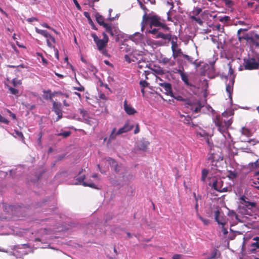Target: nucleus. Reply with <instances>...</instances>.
Listing matches in <instances>:
<instances>
[{
    "label": "nucleus",
    "mask_w": 259,
    "mask_h": 259,
    "mask_svg": "<svg viewBox=\"0 0 259 259\" xmlns=\"http://www.w3.org/2000/svg\"><path fill=\"white\" fill-rule=\"evenodd\" d=\"M233 111L230 110L223 112L221 115H217L214 118L215 125L218 130L222 133H227L229 127L232 123Z\"/></svg>",
    "instance_id": "nucleus-1"
},
{
    "label": "nucleus",
    "mask_w": 259,
    "mask_h": 259,
    "mask_svg": "<svg viewBox=\"0 0 259 259\" xmlns=\"http://www.w3.org/2000/svg\"><path fill=\"white\" fill-rule=\"evenodd\" d=\"M162 21L164 20H162L160 16L155 14L148 15L147 12H145L142 17V29L148 25L150 28H152L153 26L159 27Z\"/></svg>",
    "instance_id": "nucleus-2"
},
{
    "label": "nucleus",
    "mask_w": 259,
    "mask_h": 259,
    "mask_svg": "<svg viewBox=\"0 0 259 259\" xmlns=\"http://www.w3.org/2000/svg\"><path fill=\"white\" fill-rule=\"evenodd\" d=\"M176 99L178 101L185 102L184 105L185 107L189 109L195 113H199L202 108L203 107L200 101L196 100H191L188 99H184L181 96H177Z\"/></svg>",
    "instance_id": "nucleus-3"
},
{
    "label": "nucleus",
    "mask_w": 259,
    "mask_h": 259,
    "mask_svg": "<svg viewBox=\"0 0 259 259\" xmlns=\"http://www.w3.org/2000/svg\"><path fill=\"white\" fill-rule=\"evenodd\" d=\"M172 35L171 33L164 34L162 32H159L155 36L154 38L157 39L161 38L163 40L156 41L155 44L159 46H167L169 42V40L171 39V36Z\"/></svg>",
    "instance_id": "nucleus-4"
},
{
    "label": "nucleus",
    "mask_w": 259,
    "mask_h": 259,
    "mask_svg": "<svg viewBox=\"0 0 259 259\" xmlns=\"http://www.w3.org/2000/svg\"><path fill=\"white\" fill-rule=\"evenodd\" d=\"M211 183H212V184H210L209 185L211 188L219 192H226L229 191L228 187H223L224 183L220 179L214 178L212 179Z\"/></svg>",
    "instance_id": "nucleus-5"
},
{
    "label": "nucleus",
    "mask_w": 259,
    "mask_h": 259,
    "mask_svg": "<svg viewBox=\"0 0 259 259\" xmlns=\"http://www.w3.org/2000/svg\"><path fill=\"white\" fill-rule=\"evenodd\" d=\"M259 61L255 58H251L244 60V67L247 70H253L258 69Z\"/></svg>",
    "instance_id": "nucleus-6"
},
{
    "label": "nucleus",
    "mask_w": 259,
    "mask_h": 259,
    "mask_svg": "<svg viewBox=\"0 0 259 259\" xmlns=\"http://www.w3.org/2000/svg\"><path fill=\"white\" fill-rule=\"evenodd\" d=\"M104 28L106 32L110 34L111 36L115 37L116 41H118L120 31L117 26L108 24Z\"/></svg>",
    "instance_id": "nucleus-7"
},
{
    "label": "nucleus",
    "mask_w": 259,
    "mask_h": 259,
    "mask_svg": "<svg viewBox=\"0 0 259 259\" xmlns=\"http://www.w3.org/2000/svg\"><path fill=\"white\" fill-rule=\"evenodd\" d=\"M91 36L93 37L95 43L96 44L98 50H102L107 47L108 42V41L103 39H100L94 33H92Z\"/></svg>",
    "instance_id": "nucleus-8"
},
{
    "label": "nucleus",
    "mask_w": 259,
    "mask_h": 259,
    "mask_svg": "<svg viewBox=\"0 0 259 259\" xmlns=\"http://www.w3.org/2000/svg\"><path fill=\"white\" fill-rule=\"evenodd\" d=\"M223 157L219 151L215 152L213 150H210L208 153L207 160L208 162H214L215 161H223Z\"/></svg>",
    "instance_id": "nucleus-9"
},
{
    "label": "nucleus",
    "mask_w": 259,
    "mask_h": 259,
    "mask_svg": "<svg viewBox=\"0 0 259 259\" xmlns=\"http://www.w3.org/2000/svg\"><path fill=\"white\" fill-rule=\"evenodd\" d=\"M159 63L164 65H168L170 67H173L176 64V60L174 58H168L164 55H161L159 59Z\"/></svg>",
    "instance_id": "nucleus-10"
},
{
    "label": "nucleus",
    "mask_w": 259,
    "mask_h": 259,
    "mask_svg": "<svg viewBox=\"0 0 259 259\" xmlns=\"http://www.w3.org/2000/svg\"><path fill=\"white\" fill-rule=\"evenodd\" d=\"M53 108L55 113L58 115L56 121H58L62 117V111L61 108V104L53 101Z\"/></svg>",
    "instance_id": "nucleus-11"
},
{
    "label": "nucleus",
    "mask_w": 259,
    "mask_h": 259,
    "mask_svg": "<svg viewBox=\"0 0 259 259\" xmlns=\"http://www.w3.org/2000/svg\"><path fill=\"white\" fill-rule=\"evenodd\" d=\"M240 203L242 205H244L248 209H251L253 207H255L256 206V203L253 202H249L248 201L249 199L247 198L245 196H242L240 198Z\"/></svg>",
    "instance_id": "nucleus-12"
},
{
    "label": "nucleus",
    "mask_w": 259,
    "mask_h": 259,
    "mask_svg": "<svg viewBox=\"0 0 259 259\" xmlns=\"http://www.w3.org/2000/svg\"><path fill=\"white\" fill-rule=\"evenodd\" d=\"M222 161H215V162H210V171L212 175H217L218 172H220L222 170L220 169V163Z\"/></svg>",
    "instance_id": "nucleus-13"
},
{
    "label": "nucleus",
    "mask_w": 259,
    "mask_h": 259,
    "mask_svg": "<svg viewBox=\"0 0 259 259\" xmlns=\"http://www.w3.org/2000/svg\"><path fill=\"white\" fill-rule=\"evenodd\" d=\"M158 84L159 86L163 88V89L164 90V93L166 95L170 96L171 97H174L171 85L170 83L168 82H162L158 83Z\"/></svg>",
    "instance_id": "nucleus-14"
},
{
    "label": "nucleus",
    "mask_w": 259,
    "mask_h": 259,
    "mask_svg": "<svg viewBox=\"0 0 259 259\" xmlns=\"http://www.w3.org/2000/svg\"><path fill=\"white\" fill-rule=\"evenodd\" d=\"M214 220L220 225L222 226L224 228V226L227 223L225 218L222 215H220V211L219 209L214 211Z\"/></svg>",
    "instance_id": "nucleus-15"
},
{
    "label": "nucleus",
    "mask_w": 259,
    "mask_h": 259,
    "mask_svg": "<svg viewBox=\"0 0 259 259\" xmlns=\"http://www.w3.org/2000/svg\"><path fill=\"white\" fill-rule=\"evenodd\" d=\"M177 72L181 76V79L184 82V83L190 87H194L192 83H190L188 79V74L184 72V69H178Z\"/></svg>",
    "instance_id": "nucleus-16"
},
{
    "label": "nucleus",
    "mask_w": 259,
    "mask_h": 259,
    "mask_svg": "<svg viewBox=\"0 0 259 259\" xmlns=\"http://www.w3.org/2000/svg\"><path fill=\"white\" fill-rule=\"evenodd\" d=\"M85 179V176L83 175L82 176H80L77 178V180L78 181V184L82 185L83 186L85 187H90L91 188H94V189H98L97 187L92 182L88 183L86 182H84V180Z\"/></svg>",
    "instance_id": "nucleus-17"
},
{
    "label": "nucleus",
    "mask_w": 259,
    "mask_h": 259,
    "mask_svg": "<svg viewBox=\"0 0 259 259\" xmlns=\"http://www.w3.org/2000/svg\"><path fill=\"white\" fill-rule=\"evenodd\" d=\"M149 144L150 142L146 140L145 139H142L138 143L137 146L139 150L146 151L147 149Z\"/></svg>",
    "instance_id": "nucleus-18"
},
{
    "label": "nucleus",
    "mask_w": 259,
    "mask_h": 259,
    "mask_svg": "<svg viewBox=\"0 0 259 259\" xmlns=\"http://www.w3.org/2000/svg\"><path fill=\"white\" fill-rule=\"evenodd\" d=\"M123 106L124 109L128 115H134L135 113H137V111L133 107L127 104L126 100L124 101Z\"/></svg>",
    "instance_id": "nucleus-19"
},
{
    "label": "nucleus",
    "mask_w": 259,
    "mask_h": 259,
    "mask_svg": "<svg viewBox=\"0 0 259 259\" xmlns=\"http://www.w3.org/2000/svg\"><path fill=\"white\" fill-rule=\"evenodd\" d=\"M134 127L133 125H130L128 122L125 123L123 127L119 128L117 131V134H122L132 130Z\"/></svg>",
    "instance_id": "nucleus-20"
},
{
    "label": "nucleus",
    "mask_w": 259,
    "mask_h": 259,
    "mask_svg": "<svg viewBox=\"0 0 259 259\" xmlns=\"http://www.w3.org/2000/svg\"><path fill=\"white\" fill-rule=\"evenodd\" d=\"M234 76L232 77L231 79L229 80V82H226V91L229 93L230 96L233 92V85L234 83Z\"/></svg>",
    "instance_id": "nucleus-21"
},
{
    "label": "nucleus",
    "mask_w": 259,
    "mask_h": 259,
    "mask_svg": "<svg viewBox=\"0 0 259 259\" xmlns=\"http://www.w3.org/2000/svg\"><path fill=\"white\" fill-rule=\"evenodd\" d=\"M96 19L98 24L104 27L108 25L107 23L104 22V17L98 13L96 15Z\"/></svg>",
    "instance_id": "nucleus-22"
},
{
    "label": "nucleus",
    "mask_w": 259,
    "mask_h": 259,
    "mask_svg": "<svg viewBox=\"0 0 259 259\" xmlns=\"http://www.w3.org/2000/svg\"><path fill=\"white\" fill-rule=\"evenodd\" d=\"M171 39H170L169 40V41H170L171 42V51L175 49H177V48H178V37L175 35H172L171 36Z\"/></svg>",
    "instance_id": "nucleus-23"
},
{
    "label": "nucleus",
    "mask_w": 259,
    "mask_h": 259,
    "mask_svg": "<svg viewBox=\"0 0 259 259\" xmlns=\"http://www.w3.org/2000/svg\"><path fill=\"white\" fill-rule=\"evenodd\" d=\"M180 120L185 124H190L192 121V118L190 116L180 114Z\"/></svg>",
    "instance_id": "nucleus-24"
},
{
    "label": "nucleus",
    "mask_w": 259,
    "mask_h": 259,
    "mask_svg": "<svg viewBox=\"0 0 259 259\" xmlns=\"http://www.w3.org/2000/svg\"><path fill=\"white\" fill-rule=\"evenodd\" d=\"M172 57L174 58L175 60L178 57L183 56V55H184L181 49L179 48L172 50Z\"/></svg>",
    "instance_id": "nucleus-25"
},
{
    "label": "nucleus",
    "mask_w": 259,
    "mask_h": 259,
    "mask_svg": "<svg viewBox=\"0 0 259 259\" xmlns=\"http://www.w3.org/2000/svg\"><path fill=\"white\" fill-rule=\"evenodd\" d=\"M228 66L229 67V72L228 75L226 76V78L227 80L229 78V80L232 78L233 76H234V78H235V74H234V69L232 67V64L231 63H229L228 64Z\"/></svg>",
    "instance_id": "nucleus-26"
},
{
    "label": "nucleus",
    "mask_w": 259,
    "mask_h": 259,
    "mask_svg": "<svg viewBox=\"0 0 259 259\" xmlns=\"http://www.w3.org/2000/svg\"><path fill=\"white\" fill-rule=\"evenodd\" d=\"M84 16L88 19V20L89 21V23L91 26H92L93 29L95 30H97V28L96 27L95 25H94L93 21L92 20L90 14L87 12H84L83 13Z\"/></svg>",
    "instance_id": "nucleus-27"
},
{
    "label": "nucleus",
    "mask_w": 259,
    "mask_h": 259,
    "mask_svg": "<svg viewBox=\"0 0 259 259\" xmlns=\"http://www.w3.org/2000/svg\"><path fill=\"white\" fill-rule=\"evenodd\" d=\"M119 135L120 134H117V132H116V128L115 127L113 128L112 130L111 134L109 136L108 142H109L114 140L116 138V136Z\"/></svg>",
    "instance_id": "nucleus-28"
},
{
    "label": "nucleus",
    "mask_w": 259,
    "mask_h": 259,
    "mask_svg": "<svg viewBox=\"0 0 259 259\" xmlns=\"http://www.w3.org/2000/svg\"><path fill=\"white\" fill-rule=\"evenodd\" d=\"M11 82L14 87H17L18 86H19L22 84L21 80L18 79L17 77L13 78L12 79Z\"/></svg>",
    "instance_id": "nucleus-29"
},
{
    "label": "nucleus",
    "mask_w": 259,
    "mask_h": 259,
    "mask_svg": "<svg viewBox=\"0 0 259 259\" xmlns=\"http://www.w3.org/2000/svg\"><path fill=\"white\" fill-rule=\"evenodd\" d=\"M242 134L247 137H250L252 136V133L250 130L246 127H243L242 128Z\"/></svg>",
    "instance_id": "nucleus-30"
},
{
    "label": "nucleus",
    "mask_w": 259,
    "mask_h": 259,
    "mask_svg": "<svg viewBox=\"0 0 259 259\" xmlns=\"http://www.w3.org/2000/svg\"><path fill=\"white\" fill-rule=\"evenodd\" d=\"M41 35L46 38H51V41L53 43H56V40L54 37L52 36L50 33H49L47 30H45Z\"/></svg>",
    "instance_id": "nucleus-31"
},
{
    "label": "nucleus",
    "mask_w": 259,
    "mask_h": 259,
    "mask_svg": "<svg viewBox=\"0 0 259 259\" xmlns=\"http://www.w3.org/2000/svg\"><path fill=\"white\" fill-rule=\"evenodd\" d=\"M153 71L155 74L158 75H163L165 73L164 70L160 67L153 69Z\"/></svg>",
    "instance_id": "nucleus-32"
},
{
    "label": "nucleus",
    "mask_w": 259,
    "mask_h": 259,
    "mask_svg": "<svg viewBox=\"0 0 259 259\" xmlns=\"http://www.w3.org/2000/svg\"><path fill=\"white\" fill-rule=\"evenodd\" d=\"M212 29L214 30H216L221 32H224V27L223 26L222 27L221 24H218L215 25H213L212 27Z\"/></svg>",
    "instance_id": "nucleus-33"
},
{
    "label": "nucleus",
    "mask_w": 259,
    "mask_h": 259,
    "mask_svg": "<svg viewBox=\"0 0 259 259\" xmlns=\"http://www.w3.org/2000/svg\"><path fill=\"white\" fill-rule=\"evenodd\" d=\"M208 170L206 169H203L202 170V176L201 180L202 181L204 182L207 176Z\"/></svg>",
    "instance_id": "nucleus-34"
},
{
    "label": "nucleus",
    "mask_w": 259,
    "mask_h": 259,
    "mask_svg": "<svg viewBox=\"0 0 259 259\" xmlns=\"http://www.w3.org/2000/svg\"><path fill=\"white\" fill-rule=\"evenodd\" d=\"M9 90L12 95L17 96L19 94V90L10 86H8Z\"/></svg>",
    "instance_id": "nucleus-35"
},
{
    "label": "nucleus",
    "mask_w": 259,
    "mask_h": 259,
    "mask_svg": "<svg viewBox=\"0 0 259 259\" xmlns=\"http://www.w3.org/2000/svg\"><path fill=\"white\" fill-rule=\"evenodd\" d=\"M106 161L108 162L109 164L113 167L115 164H116L117 162L113 158L111 157H108L106 158Z\"/></svg>",
    "instance_id": "nucleus-36"
},
{
    "label": "nucleus",
    "mask_w": 259,
    "mask_h": 259,
    "mask_svg": "<svg viewBox=\"0 0 259 259\" xmlns=\"http://www.w3.org/2000/svg\"><path fill=\"white\" fill-rule=\"evenodd\" d=\"M44 93L45 94H49V100H50L51 101H52L53 102L54 101L53 100V98L55 96V95H56V92H55L53 93H51L50 90H48V91H44Z\"/></svg>",
    "instance_id": "nucleus-37"
},
{
    "label": "nucleus",
    "mask_w": 259,
    "mask_h": 259,
    "mask_svg": "<svg viewBox=\"0 0 259 259\" xmlns=\"http://www.w3.org/2000/svg\"><path fill=\"white\" fill-rule=\"evenodd\" d=\"M136 37H138L140 38L141 37V34L139 32L135 33L134 35L130 36V39L134 41H138V40H137Z\"/></svg>",
    "instance_id": "nucleus-38"
},
{
    "label": "nucleus",
    "mask_w": 259,
    "mask_h": 259,
    "mask_svg": "<svg viewBox=\"0 0 259 259\" xmlns=\"http://www.w3.org/2000/svg\"><path fill=\"white\" fill-rule=\"evenodd\" d=\"M70 135L71 132L70 131H65L64 132L58 134L57 136H62L64 138H67L69 137Z\"/></svg>",
    "instance_id": "nucleus-39"
},
{
    "label": "nucleus",
    "mask_w": 259,
    "mask_h": 259,
    "mask_svg": "<svg viewBox=\"0 0 259 259\" xmlns=\"http://www.w3.org/2000/svg\"><path fill=\"white\" fill-rule=\"evenodd\" d=\"M226 6L228 7H231L233 6L234 3L232 0H223Z\"/></svg>",
    "instance_id": "nucleus-40"
},
{
    "label": "nucleus",
    "mask_w": 259,
    "mask_h": 259,
    "mask_svg": "<svg viewBox=\"0 0 259 259\" xmlns=\"http://www.w3.org/2000/svg\"><path fill=\"white\" fill-rule=\"evenodd\" d=\"M183 57L190 63H193L194 60H193V58L192 57L189 56L186 54L183 55Z\"/></svg>",
    "instance_id": "nucleus-41"
},
{
    "label": "nucleus",
    "mask_w": 259,
    "mask_h": 259,
    "mask_svg": "<svg viewBox=\"0 0 259 259\" xmlns=\"http://www.w3.org/2000/svg\"><path fill=\"white\" fill-rule=\"evenodd\" d=\"M0 122L5 123L6 124H9V121L7 118L0 114Z\"/></svg>",
    "instance_id": "nucleus-42"
},
{
    "label": "nucleus",
    "mask_w": 259,
    "mask_h": 259,
    "mask_svg": "<svg viewBox=\"0 0 259 259\" xmlns=\"http://www.w3.org/2000/svg\"><path fill=\"white\" fill-rule=\"evenodd\" d=\"M14 132L17 136L20 138L22 140H24V137L21 132H19L18 130H15Z\"/></svg>",
    "instance_id": "nucleus-43"
},
{
    "label": "nucleus",
    "mask_w": 259,
    "mask_h": 259,
    "mask_svg": "<svg viewBox=\"0 0 259 259\" xmlns=\"http://www.w3.org/2000/svg\"><path fill=\"white\" fill-rule=\"evenodd\" d=\"M217 250H213L210 253V255L208 257V259H212L215 257L217 255Z\"/></svg>",
    "instance_id": "nucleus-44"
},
{
    "label": "nucleus",
    "mask_w": 259,
    "mask_h": 259,
    "mask_svg": "<svg viewBox=\"0 0 259 259\" xmlns=\"http://www.w3.org/2000/svg\"><path fill=\"white\" fill-rule=\"evenodd\" d=\"M151 30H149L147 32L148 33L155 34L156 35V34L159 32L158 31V29L156 28L152 29L151 28Z\"/></svg>",
    "instance_id": "nucleus-45"
},
{
    "label": "nucleus",
    "mask_w": 259,
    "mask_h": 259,
    "mask_svg": "<svg viewBox=\"0 0 259 259\" xmlns=\"http://www.w3.org/2000/svg\"><path fill=\"white\" fill-rule=\"evenodd\" d=\"M140 84L142 88H144L148 85L149 83L146 81L143 80L140 81Z\"/></svg>",
    "instance_id": "nucleus-46"
},
{
    "label": "nucleus",
    "mask_w": 259,
    "mask_h": 259,
    "mask_svg": "<svg viewBox=\"0 0 259 259\" xmlns=\"http://www.w3.org/2000/svg\"><path fill=\"white\" fill-rule=\"evenodd\" d=\"M160 27L162 28L164 30H169V27H168L166 24H164V21H162L161 25H160Z\"/></svg>",
    "instance_id": "nucleus-47"
},
{
    "label": "nucleus",
    "mask_w": 259,
    "mask_h": 259,
    "mask_svg": "<svg viewBox=\"0 0 259 259\" xmlns=\"http://www.w3.org/2000/svg\"><path fill=\"white\" fill-rule=\"evenodd\" d=\"M229 19H230V17L229 16H225L224 17H221L219 20L221 22H224V21L227 22V21H229Z\"/></svg>",
    "instance_id": "nucleus-48"
},
{
    "label": "nucleus",
    "mask_w": 259,
    "mask_h": 259,
    "mask_svg": "<svg viewBox=\"0 0 259 259\" xmlns=\"http://www.w3.org/2000/svg\"><path fill=\"white\" fill-rule=\"evenodd\" d=\"M7 112L8 113H9L10 116L13 119H16V115L12 113L10 110H7Z\"/></svg>",
    "instance_id": "nucleus-49"
},
{
    "label": "nucleus",
    "mask_w": 259,
    "mask_h": 259,
    "mask_svg": "<svg viewBox=\"0 0 259 259\" xmlns=\"http://www.w3.org/2000/svg\"><path fill=\"white\" fill-rule=\"evenodd\" d=\"M47 45L50 48H55L54 46H53L51 41H50V39H49V38H47Z\"/></svg>",
    "instance_id": "nucleus-50"
},
{
    "label": "nucleus",
    "mask_w": 259,
    "mask_h": 259,
    "mask_svg": "<svg viewBox=\"0 0 259 259\" xmlns=\"http://www.w3.org/2000/svg\"><path fill=\"white\" fill-rule=\"evenodd\" d=\"M206 134H208L207 133H205V132H199L197 133V135L201 137H204L205 139L206 138Z\"/></svg>",
    "instance_id": "nucleus-51"
},
{
    "label": "nucleus",
    "mask_w": 259,
    "mask_h": 259,
    "mask_svg": "<svg viewBox=\"0 0 259 259\" xmlns=\"http://www.w3.org/2000/svg\"><path fill=\"white\" fill-rule=\"evenodd\" d=\"M112 167L114 168V170L116 171V172H118L120 170V168L117 162L116 163V164H115V165H114Z\"/></svg>",
    "instance_id": "nucleus-52"
},
{
    "label": "nucleus",
    "mask_w": 259,
    "mask_h": 259,
    "mask_svg": "<svg viewBox=\"0 0 259 259\" xmlns=\"http://www.w3.org/2000/svg\"><path fill=\"white\" fill-rule=\"evenodd\" d=\"M206 138L205 139H206V141H207V144H208V145L211 147L212 145H213V143L212 142H210L209 141V135L208 134H206Z\"/></svg>",
    "instance_id": "nucleus-53"
},
{
    "label": "nucleus",
    "mask_w": 259,
    "mask_h": 259,
    "mask_svg": "<svg viewBox=\"0 0 259 259\" xmlns=\"http://www.w3.org/2000/svg\"><path fill=\"white\" fill-rule=\"evenodd\" d=\"M195 21H196L200 25H202V24L203 23V21L200 18H198V17H197V18L195 20Z\"/></svg>",
    "instance_id": "nucleus-54"
},
{
    "label": "nucleus",
    "mask_w": 259,
    "mask_h": 259,
    "mask_svg": "<svg viewBox=\"0 0 259 259\" xmlns=\"http://www.w3.org/2000/svg\"><path fill=\"white\" fill-rule=\"evenodd\" d=\"M76 7L77 8V9L79 10H81V7L80 6L79 4H78V3L77 2V0H73Z\"/></svg>",
    "instance_id": "nucleus-55"
},
{
    "label": "nucleus",
    "mask_w": 259,
    "mask_h": 259,
    "mask_svg": "<svg viewBox=\"0 0 259 259\" xmlns=\"http://www.w3.org/2000/svg\"><path fill=\"white\" fill-rule=\"evenodd\" d=\"M102 35L103 36V39L106 40V41H109V38H108V35H107V34L106 33V32H103L102 33Z\"/></svg>",
    "instance_id": "nucleus-56"
},
{
    "label": "nucleus",
    "mask_w": 259,
    "mask_h": 259,
    "mask_svg": "<svg viewBox=\"0 0 259 259\" xmlns=\"http://www.w3.org/2000/svg\"><path fill=\"white\" fill-rule=\"evenodd\" d=\"M201 11H202L201 9H200L199 8H197L195 9L194 13H195L196 15H198L201 13Z\"/></svg>",
    "instance_id": "nucleus-57"
},
{
    "label": "nucleus",
    "mask_w": 259,
    "mask_h": 259,
    "mask_svg": "<svg viewBox=\"0 0 259 259\" xmlns=\"http://www.w3.org/2000/svg\"><path fill=\"white\" fill-rule=\"evenodd\" d=\"M251 246L259 249V242L252 243Z\"/></svg>",
    "instance_id": "nucleus-58"
},
{
    "label": "nucleus",
    "mask_w": 259,
    "mask_h": 259,
    "mask_svg": "<svg viewBox=\"0 0 259 259\" xmlns=\"http://www.w3.org/2000/svg\"><path fill=\"white\" fill-rule=\"evenodd\" d=\"M139 132H140V127H139V124H137L136 125V128L134 130V134H137L139 133Z\"/></svg>",
    "instance_id": "nucleus-59"
},
{
    "label": "nucleus",
    "mask_w": 259,
    "mask_h": 259,
    "mask_svg": "<svg viewBox=\"0 0 259 259\" xmlns=\"http://www.w3.org/2000/svg\"><path fill=\"white\" fill-rule=\"evenodd\" d=\"M54 50L55 51V56H56V58L58 60H59V51H58V49H56V48H54Z\"/></svg>",
    "instance_id": "nucleus-60"
},
{
    "label": "nucleus",
    "mask_w": 259,
    "mask_h": 259,
    "mask_svg": "<svg viewBox=\"0 0 259 259\" xmlns=\"http://www.w3.org/2000/svg\"><path fill=\"white\" fill-rule=\"evenodd\" d=\"M99 51L101 52L102 53L105 55V56H108V51L107 50L105 49V48H104L103 50H99Z\"/></svg>",
    "instance_id": "nucleus-61"
},
{
    "label": "nucleus",
    "mask_w": 259,
    "mask_h": 259,
    "mask_svg": "<svg viewBox=\"0 0 259 259\" xmlns=\"http://www.w3.org/2000/svg\"><path fill=\"white\" fill-rule=\"evenodd\" d=\"M41 60H42V62L45 65H47L48 63V61L44 57L43 55H41Z\"/></svg>",
    "instance_id": "nucleus-62"
},
{
    "label": "nucleus",
    "mask_w": 259,
    "mask_h": 259,
    "mask_svg": "<svg viewBox=\"0 0 259 259\" xmlns=\"http://www.w3.org/2000/svg\"><path fill=\"white\" fill-rule=\"evenodd\" d=\"M35 31L37 33H38L39 34H41V35H42V33L45 31V30H41V29H39L37 28V27H35Z\"/></svg>",
    "instance_id": "nucleus-63"
},
{
    "label": "nucleus",
    "mask_w": 259,
    "mask_h": 259,
    "mask_svg": "<svg viewBox=\"0 0 259 259\" xmlns=\"http://www.w3.org/2000/svg\"><path fill=\"white\" fill-rule=\"evenodd\" d=\"M181 257H182V255L175 254L173 256L172 259H181Z\"/></svg>",
    "instance_id": "nucleus-64"
}]
</instances>
